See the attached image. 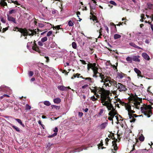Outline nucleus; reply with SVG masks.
<instances>
[{"label": "nucleus", "mask_w": 153, "mask_h": 153, "mask_svg": "<svg viewBox=\"0 0 153 153\" xmlns=\"http://www.w3.org/2000/svg\"><path fill=\"white\" fill-rule=\"evenodd\" d=\"M111 86L113 85V86H115L116 88V86H117L118 84L117 83L116 81L113 79H111Z\"/></svg>", "instance_id": "obj_19"}, {"label": "nucleus", "mask_w": 153, "mask_h": 153, "mask_svg": "<svg viewBox=\"0 0 153 153\" xmlns=\"http://www.w3.org/2000/svg\"><path fill=\"white\" fill-rule=\"evenodd\" d=\"M113 113V111H110L108 114V115L110 116V117H108V119L109 120L112 121V123H113V119L114 117V116L116 115H119L118 113Z\"/></svg>", "instance_id": "obj_8"}, {"label": "nucleus", "mask_w": 153, "mask_h": 153, "mask_svg": "<svg viewBox=\"0 0 153 153\" xmlns=\"http://www.w3.org/2000/svg\"><path fill=\"white\" fill-rule=\"evenodd\" d=\"M89 4L90 5V9H91V12H90V14L92 15V17L93 16H94V14H93V11H92V9H94V7H92L91 6V5L90 3H89Z\"/></svg>", "instance_id": "obj_31"}, {"label": "nucleus", "mask_w": 153, "mask_h": 153, "mask_svg": "<svg viewBox=\"0 0 153 153\" xmlns=\"http://www.w3.org/2000/svg\"><path fill=\"white\" fill-rule=\"evenodd\" d=\"M94 50L93 48L89 49V52L91 54H92L94 52Z\"/></svg>", "instance_id": "obj_48"}, {"label": "nucleus", "mask_w": 153, "mask_h": 153, "mask_svg": "<svg viewBox=\"0 0 153 153\" xmlns=\"http://www.w3.org/2000/svg\"><path fill=\"white\" fill-rule=\"evenodd\" d=\"M10 126H11L13 128L15 129L18 132H20V129L18 128L17 127L13 125L12 124H10Z\"/></svg>", "instance_id": "obj_28"}, {"label": "nucleus", "mask_w": 153, "mask_h": 153, "mask_svg": "<svg viewBox=\"0 0 153 153\" xmlns=\"http://www.w3.org/2000/svg\"><path fill=\"white\" fill-rule=\"evenodd\" d=\"M134 70L135 73L137 74V75L138 77H143V76L141 75V73L140 70L137 68H135L134 69Z\"/></svg>", "instance_id": "obj_10"}, {"label": "nucleus", "mask_w": 153, "mask_h": 153, "mask_svg": "<svg viewBox=\"0 0 153 153\" xmlns=\"http://www.w3.org/2000/svg\"><path fill=\"white\" fill-rule=\"evenodd\" d=\"M48 39V38L47 37H45L42 38L41 39V41L42 42H44L46 41Z\"/></svg>", "instance_id": "obj_39"}, {"label": "nucleus", "mask_w": 153, "mask_h": 153, "mask_svg": "<svg viewBox=\"0 0 153 153\" xmlns=\"http://www.w3.org/2000/svg\"><path fill=\"white\" fill-rule=\"evenodd\" d=\"M99 77L101 79V82L103 83L102 86L105 89L111 87V78L110 77L106 76L103 74H99Z\"/></svg>", "instance_id": "obj_2"}, {"label": "nucleus", "mask_w": 153, "mask_h": 153, "mask_svg": "<svg viewBox=\"0 0 153 153\" xmlns=\"http://www.w3.org/2000/svg\"><path fill=\"white\" fill-rule=\"evenodd\" d=\"M91 19H92L94 21H96L97 23L96 25L97 27H100L101 26L100 23H98V20L96 17L95 16H93L92 17H91L90 18Z\"/></svg>", "instance_id": "obj_9"}, {"label": "nucleus", "mask_w": 153, "mask_h": 153, "mask_svg": "<svg viewBox=\"0 0 153 153\" xmlns=\"http://www.w3.org/2000/svg\"><path fill=\"white\" fill-rule=\"evenodd\" d=\"M7 19L8 21L13 22L14 23H16V19L12 16L7 15Z\"/></svg>", "instance_id": "obj_13"}, {"label": "nucleus", "mask_w": 153, "mask_h": 153, "mask_svg": "<svg viewBox=\"0 0 153 153\" xmlns=\"http://www.w3.org/2000/svg\"><path fill=\"white\" fill-rule=\"evenodd\" d=\"M95 88L96 89V92L100 94L101 100H105L106 97L109 96L110 94L111 95V94L110 93L109 91L105 90V88L102 87V88L98 87L95 86Z\"/></svg>", "instance_id": "obj_1"}, {"label": "nucleus", "mask_w": 153, "mask_h": 153, "mask_svg": "<svg viewBox=\"0 0 153 153\" xmlns=\"http://www.w3.org/2000/svg\"><path fill=\"white\" fill-rule=\"evenodd\" d=\"M126 75L125 74L122 72H120V73L118 72L117 73V76L119 77L120 79H122L124 76H126Z\"/></svg>", "instance_id": "obj_15"}, {"label": "nucleus", "mask_w": 153, "mask_h": 153, "mask_svg": "<svg viewBox=\"0 0 153 153\" xmlns=\"http://www.w3.org/2000/svg\"><path fill=\"white\" fill-rule=\"evenodd\" d=\"M80 77L83 79H85V80H88V82H89L93 83L94 82L93 79L91 78L90 77L85 78L83 77L82 76H81Z\"/></svg>", "instance_id": "obj_12"}, {"label": "nucleus", "mask_w": 153, "mask_h": 153, "mask_svg": "<svg viewBox=\"0 0 153 153\" xmlns=\"http://www.w3.org/2000/svg\"><path fill=\"white\" fill-rule=\"evenodd\" d=\"M16 12V11L15 10H12L9 11V14H12V13H15Z\"/></svg>", "instance_id": "obj_47"}, {"label": "nucleus", "mask_w": 153, "mask_h": 153, "mask_svg": "<svg viewBox=\"0 0 153 153\" xmlns=\"http://www.w3.org/2000/svg\"><path fill=\"white\" fill-rule=\"evenodd\" d=\"M90 90L91 92L94 94H96V89L95 88V86L94 87H92V88H90Z\"/></svg>", "instance_id": "obj_32"}, {"label": "nucleus", "mask_w": 153, "mask_h": 153, "mask_svg": "<svg viewBox=\"0 0 153 153\" xmlns=\"http://www.w3.org/2000/svg\"><path fill=\"white\" fill-rule=\"evenodd\" d=\"M121 37V35L118 34H115L114 36V38L115 39L120 38Z\"/></svg>", "instance_id": "obj_34"}, {"label": "nucleus", "mask_w": 153, "mask_h": 153, "mask_svg": "<svg viewBox=\"0 0 153 153\" xmlns=\"http://www.w3.org/2000/svg\"><path fill=\"white\" fill-rule=\"evenodd\" d=\"M131 119L130 120V122L131 123H134L136 120V119L133 117H132Z\"/></svg>", "instance_id": "obj_51"}, {"label": "nucleus", "mask_w": 153, "mask_h": 153, "mask_svg": "<svg viewBox=\"0 0 153 153\" xmlns=\"http://www.w3.org/2000/svg\"><path fill=\"white\" fill-rule=\"evenodd\" d=\"M68 25L70 26H72L74 25V23L71 21H69L68 22Z\"/></svg>", "instance_id": "obj_42"}, {"label": "nucleus", "mask_w": 153, "mask_h": 153, "mask_svg": "<svg viewBox=\"0 0 153 153\" xmlns=\"http://www.w3.org/2000/svg\"><path fill=\"white\" fill-rule=\"evenodd\" d=\"M146 150V149H139L137 150V152H139L140 153H144L145 152Z\"/></svg>", "instance_id": "obj_35"}, {"label": "nucleus", "mask_w": 153, "mask_h": 153, "mask_svg": "<svg viewBox=\"0 0 153 153\" xmlns=\"http://www.w3.org/2000/svg\"><path fill=\"white\" fill-rule=\"evenodd\" d=\"M107 124V122H104L100 125V127L101 129H103L105 128Z\"/></svg>", "instance_id": "obj_20"}, {"label": "nucleus", "mask_w": 153, "mask_h": 153, "mask_svg": "<svg viewBox=\"0 0 153 153\" xmlns=\"http://www.w3.org/2000/svg\"><path fill=\"white\" fill-rule=\"evenodd\" d=\"M44 105L48 106H49L51 104L50 102L48 101H45L44 102Z\"/></svg>", "instance_id": "obj_36"}, {"label": "nucleus", "mask_w": 153, "mask_h": 153, "mask_svg": "<svg viewBox=\"0 0 153 153\" xmlns=\"http://www.w3.org/2000/svg\"><path fill=\"white\" fill-rule=\"evenodd\" d=\"M117 85V86H116V88H117L120 91H126L127 90L126 86L122 83H118Z\"/></svg>", "instance_id": "obj_7"}, {"label": "nucleus", "mask_w": 153, "mask_h": 153, "mask_svg": "<svg viewBox=\"0 0 153 153\" xmlns=\"http://www.w3.org/2000/svg\"><path fill=\"white\" fill-rule=\"evenodd\" d=\"M53 131L54 132H55V133H56L58 132V128L56 127L53 130Z\"/></svg>", "instance_id": "obj_64"}, {"label": "nucleus", "mask_w": 153, "mask_h": 153, "mask_svg": "<svg viewBox=\"0 0 153 153\" xmlns=\"http://www.w3.org/2000/svg\"><path fill=\"white\" fill-rule=\"evenodd\" d=\"M80 61L83 64L85 65L86 64L85 61L84 60L80 59Z\"/></svg>", "instance_id": "obj_61"}, {"label": "nucleus", "mask_w": 153, "mask_h": 153, "mask_svg": "<svg viewBox=\"0 0 153 153\" xmlns=\"http://www.w3.org/2000/svg\"><path fill=\"white\" fill-rule=\"evenodd\" d=\"M142 56L145 59L149 60L150 59V58L148 55L146 53H143L142 54Z\"/></svg>", "instance_id": "obj_18"}, {"label": "nucleus", "mask_w": 153, "mask_h": 153, "mask_svg": "<svg viewBox=\"0 0 153 153\" xmlns=\"http://www.w3.org/2000/svg\"><path fill=\"white\" fill-rule=\"evenodd\" d=\"M126 60L127 61L129 62L130 63H132V56H128L127 57H126Z\"/></svg>", "instance_id": "obj_25"}, {"label": "nucleus", "mask_w": 153, "mask_h": 153, "mask_svg": "<svg viewBox=\"0 0 153 153\" xmlns=\"http://www.w3.org/2000/svg\"><path fill=\"white\" fill-rule=\"evenodd\" d=\"M8 3H13L14 4L19 5V4L17 1H14L13 0H8Z\"/></svg>", "instance_id": "obj_29"}, {"label": "nucleus", "mask_w": 153, "mask_h": 153, "mask_svg": "<svg viewBox=\"0 0 153 153\" xmlns=\"http://www.w3.org/2000/svg\"><path fill=\"white\" fill-rule=\"evenodd\" d=\"M135 113V111L134 110H131V109L128 111V114L129 116V118L131 119L132 117V115L133 114Z\"/></svg>", "instance_id": "obj_16"}, {"label": "nucleus", "mask_w": 153, "mask_h": 153, "mask_svg": "<svg viewBox=\"0 0 153 153\" xmlns=\"http://www.w3.org/2000/svg\"><path fill=\"white\" fill-rule=\"evenodd\" d=\"M102 74V73H95L94 72L93 75V77H97L98 76H99V74Z\"/></svg>", "instance_id": "obj_30"}, {"label": "nucleus", "mask_w": 153, "mask_h": 153, "mask_svg": "<svg viewBox=\"0 0 153 153\" xmlns=\"http://www.w3.org/2000/svg\"><path fill=\"white\" fill-rule=\"evenodd\" d=\"M116 143V141L112 142V146H114V150L115 151H117V145Z\"/></svg>", "instance_id": "obj_21"}, {"label": "nucleus", "mask_w": 153, "mask_h": 153, "mask_svg": "<svg viewBox=\"0 0 153 153\" xmlns=\"http://www.w3.org/2000/svg\"><path fill=\"white\" fill-rule=\"evenodd\" d=\"M34 44V43H33L31 42H29L27 43V48H29L30 47H32V48H34L33 45ZM34 48H36L35 47H34Z\"/></svg>", "instance_id": "obj_23"}, {"label": "nucleus", "mask_w": 153, "mask_h": 153, "mask_svg": "<svg viewBox=\"0 0 153 153\" xmlns=\"http://www.w3.org/2000/svg\"><path fill=\"white\" fill-rule=\"evenodd\" d=\"M83 113L82 112H78V116L80 117H81L83 115Z\"/></svg>", "instance_id": "obj_58"}, {"label": "nucleus", "mask_w": 153, "mask_h": 153, "mask_svg": "<svg viewBox=\"0 0 153 153\" xmlns=\"http://www.w3.org/2000/svg\"><path fill=\"white\" fill-rule=\"evenodd\" d=\"M144 139V138L143 137L140 136L139 138V140L141 141H143Z\"/></svg>", "instance_id": "obj_52"}, {"label": "nucleus", "mask_w": 153, "mask_h": 153, "mask_svg": "<svg viewBox=\"0 0 153 153\" xmlns=\"http://www.w3.org/2000/svg\"><path fill=\"white\" fill-rule=\"evenodd\" d=\"M103 110L102 109H101L100 110V111L99 114L100 115H101L102 114L103 112Z\"/></svg>", "instance_id": "obj_57"}, {"label": "nucleus", "mask_w": 153, "mask_h": 153, "mask_svg": "<svg viewBox=\"0 0 153 153\" xmlns=\"http://www.w3.org/2000/svg\"><path fill=\"white\" fill-rule=\"evenodd\" d=\"M9 97L10 96L6 94H3V95H2V96H1L0 97V98L1 99H2L4 97Z\"/></svg>", "instance_id": "obj_43"}, {"label": "nucleus", "mask_w": 153, "mask_h": 153, "mask_svg": "<svg viewBox=\"0 0 153 153\" xmlns=\"http://www.w3.org/2000/svg\"><path fill=\"white\" fill-rule=\"evenodd\" d=\"M116 65H117L116 66H115V65H113L112 64H111V66H113V68H115V69H116L117 70V64H118V63L117 62L116 63Z\"/></svg>", "instance_id": "obj_46"}, {"label": "nucleus", "mask_w": 153, "mask_h": 153, "mask_svg": "<svg viewBox=\"0 0 153 153\" xmlns=\"http://www.w3.org/2000/svg\"><path fill=\"white\" fill-rule=\"evenodd\" d=\"M20 32L24 36L28 35L29 36H33L34 34H35L36 33V31L30 30L28 31H26L23 29H21L20 30Z\"/></svg>", "instance_id": "obj_6"}, {"label": "nucleus", "mask_w": 153, "mask_h": 153, "mask_svg": "<svg viewBox=\"0 0 153 153\" xmlns=\"http://www.w3.org/2000/svg\"><path fill=\"white\" fill-rule=\"evenodd\" d=\"M0 91H3V92H5V88L3 87H1L0 88Z\"/></svg>", "instance_id": "obj_60"}, {"label": "nucleus", "mask_w": 153, "mask_h": 153, "mask_svg": "<svg viewBox=\"0 0 153 153\" xmlns=\"http://www.w3.org/2000/svg\"><path fill=\"white\" fill-rule=\"evenodd\" d=\"M42 42L41 41H39L38 42V44L40 46H42L43 45Z\"/></svg>", "instance_id": "obj_63"}, {"label": "nucleus", "mask_w": 153, "mask_h": 153, "mask_svg": "<svg viewBox=\"0 0 153 153\" xmlns=\"http://www.w3.org/2000/svg\"><path fill=\"white\" fill-rule=\"evenodd\" d=\"M53 145V144H51L49 143L47 144L46 148H48V149H50V147Z\"/></svg>", "instance_id": "obj_45"}, {"label": "nucleus", "mask_w": 153, "mask_h": 153, "mask_svg": "<svg viewBox=\"0 0 153 153\" xmlns=\"http://www.w3.org/2000/svg\"><path fill=\"white\" fill-rule=\"evenodd\" d=\"M110 3L111 4H113L115 6H116L117 5L116 3L115 2H114V1H110Z\"/></svg>", "instance_id": "obj_53"}, {"label": "nucleus", "mask_w": 153, "mask_h": 153, "mask_svg": "<svg viewBox=\"0 0 153 153\" xmlns=\"http://www.w3.org/2000/svg\"><path fill=\"white\" fill-rule=\"evenodd\" d=\"M61 71L63 73H64L65 74H67V71L65 70H61Z\"/></svg>", "instance_id": "obj_62"}, {"label": "nucleus", "mask_w": 153, "mask_h": 153, "mask_svg": "<svg viewBox=\"0 0 153 153\" xmlns=\"http://www.w3.org/2000/svg\"><path fill=\"white\" fill-rule=\"evenodd\" d=\"M91 99L93 101H95L97 100V98H96L94 96L91 97Z\"/></svg>", "instance_id": "obj_44"}, {"label": "nucleus", "mask_w": 153, "mask_h": 153, "mask_svg": "<svg viewBox=\"0 0 153 153\" xmlns=\"http://www.w3.org/2000/svg\"><path fill=\"white\" fill-rule=\"evenodd\" d=\"M103 145V144L102 143V141H101V143L99 144V146L100 147H102V149H103L104 148L102 146Z\"/></svg>", "instance_id": "obj_49"}, {"label": "nucleus", "mask_w": 153, "mask_h": 153, "mask_svg": "<svg viewBox=\"0 0 153 153\" xmlns=\"http://www.w3.org/2000/svg\"><path fill=\"white\" fill-rule=\"evenodd\" d=\"M72 46L73 48H76V45L75 42H73L72 43Z\"/></svg>", "instance_id": "obj_56"}, {"label": "nucleus", "mask_w": 153, "mask_h": 153, "mask_svg": "<svg viewBox=\"0 0 153 153\" xmlns=\"http://www.w3.org/2000/svg\"><path fill=\"white\" fill-rule=\"evenodd\" d=\"M111 99L109 96L106 98L105 100H102L101 101V102L102 103L103 105L106 106L108 109V111H113V113H117V111L115 108H114V106L111 103Z\"/></svg>", "instance_id": "obj_3"}, {"label": "nucleus", "mask_w": 153, "mask_h": 153, "mask_svg": "<svg viewBox=\"0 0 153 153\" xmlns=\"http://www.w3.org/2000/svg\"><path fill=\"white\" fill-rule=\"evenodd\" d=\"M53 102L55 103L58 104L61 102V100L59 98H56L54 99Z\"/></svg>", "instance_id": "obj_24"}, {"label": "nucleus", "mask_w": 153, "mask_h": 153, "mask_svg": "<svg viewBox=\"0 0 153 153\" xmlns=\"http://www.w3.org/2000/svg\"><path fill=\"white\" fill-rule=\"evenodd\" d=\"M87 68L88 70L91 68L92 69L93 68L92 66V63H90L88 64Z\"/></svg>", "instance_id": "obj_37"}, {"label": "nucleus", "mask_w": 153, "mask_h": 153, "mask_svg": "<svg viewBox=\"0 0 153 153\" xmlns=\"http://www.w3.org/2000/svg\"><path fill=\"white\" fill-rule=\"evenodd\" d=\"M57 134V133H54L53 134L51 135H49L48 136V138H51L53 137H55V136H56Z\"/></svg>", "instance_id": "obj_41"}, {"label": "nucleus", "mask_w": 153, "mask_h": 153, "mask_svg": "<svg viewBox=\"0 0 153 153\" xmlns=\"http://www.w3.org/2000/svg\"><path fill=\"white\" fill-rule=\"evenodd\" d=\"M52 33V32L51 31H50L48 32L47 34V36H50Z\"/></svg>", "instance_id": "obj_55"}, {"label": "nucleus", "mask_w": 153, "mask_h": 153, "mask_svg": "<svg viewBox=\"0 0 153 153\" xmlns=\"http://www.w3.org/2000/svg\"><path fill=\"white\" fill-rule=\"evenodd\" d=\"M80 75V74L76 73V74H74L73 75V76L71 77V79H74V78L77 77V78H79V76Z\"/></svg>", "instance_id": "obj_26"}, {"label": "nucleus", "mask_w": 153, "mask_h": 153, "mask_svg": "<svg viewBox=\"0 0 153 153\" xmlns=\"http://www.w3.org/2000/svg\"><path fill=\"white\" fill-rule=\"evenodd\" d=\"M129 44L130 45H131V46L133 47H135L136 48H140V47H136L135 45L133 43H130Z\"/></svg>", "instance_id": "obj_50"}, {"label": "nucleus", "mask_w": 153, "mask_h": 153, "mask_svg": "<svg viewBox=\"0 0 153 153\" xmlns=\"http://www.w3.org/2000/svg\"><path fill=\"white\" fill-rule=\"evenodd\" d=\"M125 106L126 109L128 111L131 109V105L128 104L126 103Z\"/></svg>", "instance_id": "obj_22"}, {"label": "nucleus", "mask_w": 153, "mask_h": 153, "mask_svg": "<svg viewBox=\"0 0 153 153\" xmlns=\"http://www.w3.org/2000/svg\"><path fill=\"white\" fill-rule=\"evenodd\" d=\"M0 5L1 6H7V4L6 2L4 1V0L1 1V2H0Z\"/></svg>", "instance_id": "obj_27"}, {"label": "nucleus", "mask_w": 153, "mask_h": 153, "mask_svg": "<svg viewBox=\"0 0 153 153\" xmlns=\"http://www.w3.org/2000/svg\"><path fill=\"white\" fill-rule=\"evenodd\" d=\"M130 100L131 105L137 109H140V104L142 102V98H139L137 95H135L131 97Z\"/></svg>", "instance_id": "obj_4"}, {"label": "nucleus", "mask_w": 153, "mask_h": 153, "mask_svg": "<svg viewBox=\"0 0 153 153\" xmlns=\"http://www.w3.org/2000/svg\"><path fill=\"white\" fill-rule=\"evenodd\" d=\"M31 108V106L28 104H27L25 107V109L26 110H29Z\"/></svg>", "instance_id": "obj_38"}, {"label": "nucleus", "mask_w": 153, "mask_h": 153, "mask_svg": "<svg viewBox=\"0 0 153 153\" xmlns=\"http://www.w3.org/2000/svg\"><path fill=\"white\" fill-rule=\"evenodd\" d=\"M15 120L19 124H21L22 126H24V124L22 123V121L21 120L19 119H15Z\"/></svg>", "instance_id": "obj_33"}, {"label": "nucleus", "mask_w": 153, "mask_h": 153, "mask_svg": "<svg viewBox=\"0 0 153 153\" xmlns=\"http://www.w3.org/2000/svg\"><path fill=\"white\" fill-rule=\"evenodd\" d=\"M52 106L53 107V108H55L56 109H59L60 108V107L55 105H53L51 106Z\"/></svg>", "instance_id": "obj_54"}, {"label": "nucleus", "mask_w": 153, "mask_h": 153, "mask_svg": "<svg viewBox=\"0 0 153 153\" xmlns=\"http://www.w3.org/2000/svg\"><path fill=\"white\" fill-rule=\"evenodd\" d=\"M29 51L31 52H32V51H33V53H34L35 51H36L38 52L39 53H41V51L40 50H39V48H29ZM40 55H42L41 54H40Z\"/></svg>", "instance_id": "obj_14"}, {"label": "nucleus", "mask_w": 153, "mask_h": 153, "mask_svg": "<svg viewBox=\"0 0 153 153\" xmlns=\"http://www.w3.org/2000/svg\"><path fill=\"white\" fill-rule=\"evenodd\" d=\"M92 70L93 71L94 73H99L98 71V68L97 67L94 68L92 69Z\"/></svg>", "instance_id": "obj_40"}, {"label": "nucleus", "mask_w": 153, "mask_h": 153, "mask_svg": "<svg viewBox=\"0 0 153 153\" xmlns=\"http://www.w3.org/2000/svg\"><path fill=\"white\" fill-rule=\"evenodd\" d=\"M58 89L60 90L64 91L67 90V87H65L63 85H59L57 87Z\"/></svg>", "instance_id": "obj_17"}, {"label": "nucleus", "mask_w": 153, "mask_h": 153, "mask_svg": "<svg viewBox=\"0 0 153 153\" xmlns=\"http://www.w3.org/2000/svg\"><path fill=\"white\" fill-rule=\"evenodd\" d=\"M140 57L139 56H132V60L135 62H140V59H139Z\"/></svg>", "instance_id": "obj_11"}, {"label": "nucleus", "mask_w": 153, "mask_h": 153, "mask_svg": "<svg viewBox=\"0 0 153 153\" xmlns=\"http://www.w3.org/2000/svg\"><path fill=\"white\" fill-rule=\"evenodd\" d=\"M33 74V73L32 71H30L29 73V75L30 76H32Z\"/></svg>", "instance_id": "obj_59"}, {"label": "nucleus", "mask_w": 153, "mask_h": 153, "mask_svg": "<svg viewBox=\"0 0 153 153\" xmlns=\"http://www.w3.org/2000/svg\"><path fill=\"white\" fill-rule=\"evenodd\" d=\"M141 112L148 117H150L152 114V109L153 108L150 105H146L140 108Z\"/></svg>", "instance_id": "obj_5"}]
</instances>
